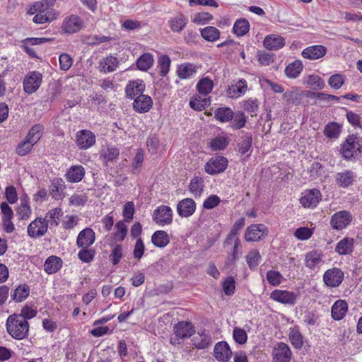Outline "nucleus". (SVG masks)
<instances>
[{
    "label": "nucleus",
    "instance_id": "1",
    "mask_svg": "<svg viewBox=\"0 0 362 362\" xmlns=\"http://www.w3.org/2000/svg\"><path fill=\"white\" fill-rule=\"evenodd\" d=\"M8 333L15 339L26 338L29 332V323L24 317L13 314L8 316L6 323Z\"/></svg>",
    "mask_w": 362,
    "mask_h": 362
},
{
    "label": "nucleus",
    "instance_id": "2",
    "mask_svg": "<svg viewBox=\"0 0 362 362\" xmlns=\"http://www.w3.org/2000/svg\"><path fill=\"white\" fill-rule=\"evenodd\" d=\"M342 157L349 160L362 155V138L354 134L349 135L341 144L340 149Z\"/></svg>",
    "mask_w": 362,
    "mask_h": 362
},
{
    "label": "nucleus",
    "instance_id": "3",
    "mask_svg": "<svg viewBox=\"0 0 362 362\" xmlns=\"http://www.w3.org/2000/svg\"><path fill=\"white\" fill-rule=\"evenodd\" d=\"M42 81V75L37 71H30L23 80V89L28 94L35 93L40 86Z\"/></svg>",
    "mask_w": 362,
    "mask_h": 362
},
{
    "label": "nucleus",
    "instance_id": "4",
    "mask_svg": "<svg viewBox=\"0 0 362 362\" xmlns=\"http://www.w3.org/2000/svg\"><path fill=\"white\" fill-rule=\"evenodd\" d=\"M48 229L46 219L37 217L28 226V235L31 238H39L46 234Z\"/></svg>",
    "mask_w": 362,
    "mask_h": 362
},
{
    "label": "nucleus",
    "instance_id": "5",
    "mask_svg": "<svg viewBox=\"0 0 362 362\" xmlns=\"http://www.w3.org/2000/svg\"><path fill=\"white\" fill-rule=\"evenodd\" d=\"M228 159L223 156L211 158L204 166L205 171L209 175L223 173L228 166Z\"/></svg>",
    "mask_w": 362,
    "mask_h": 362
},
{
    "label": "nucleus",
    "instance_id": "6",
    "mask_svg": "<svg viewBox=\"0 0 362 362\" xmlns=\"http://www.w3.org/2000/svg\"><path fill=\"white\" fill-rule=\"evenodd\" d=\"M292 355L289 346L284 342L277 343L272 352L273 362H290Z\"/></svg>",
    "mask_w": 362,
    "mask_h": 362
},
{
    "label": "nucleus",
    "instance_id": "7",
    "mask_svg": "<svg viewBox=\"0 0 362 362\" xmlns=\"http://www.w3.org/2000/svg\"><path fill=\"white\" fill-rule=\"evenodd\" d=\"M83 26V20L77 15H70L66 17L62 25V30L67 34H74L79 30Z\"/></svg>",
    "mask_w": 362,
    "mask_h": 362
},
{
    "label": "nucleus",
    "instance_id": "8",
    "mask_svg": "<svg viewBox=\"0 0 362 362\" xmlns=\"http://www.w3.org/2000/svg\"><path fill=\"white\" fill-rule=\"evenodd\" d=\"M268 234V228L263 224H252L245 233V239L247 242L258 241Z\"/></svg>",
    "mask_w": 362,
    "mask_h": 362
},
{
    "label": "nucleus",
    "instance_id": "9",
    "mask_svg": "<svg viewBox=\"0 0 362 362\" xmlns=\"http://www.w3.org/2000/svg\"><path fill=\"white\" fill-rule=\"evenodd\" d=\"M298 295L287 290H274L270 294V298L274 301L285 305H294L296 303Z\"/></svg>",
    "mask_w": 362,
    "mask_h": 362
},
{
    "label": "nucleus",
    "instance_id": "10",
    "mask_svg": "<svg viewBox=\"0 0 362 362\" xmlns=\"http://www.w3.org/2000/svg\"><path fill=\"white\" fill-rule=\"evenodd\" d=\"M153 219L160 225L170 224L173 221V211L166 205L158 206L153 211Z\"/></svg>",
    "mask_w": 362,
    "mask_h": 362
},
{
    "label": "nucleus",
    "instance_id": "11",
    "mask_svg": "<svg viewBox=\"0 0 362 362\" xmlns=\"http://www.w3.org/2000/svg\"><path fill=\"white\" fill-rule=\"evenodd\" d=\"M344 272L339 268L334 267L327 270L323 275L325 284L329 287H337L343 281Z\"/></svg>",
    "mask_w": 362,
    "mask_h": 362
},
{
    "label": "nucleus",
    "instance_id": "12",
    "mask_svg": "<svg viewBox=\"0 0 362 362\" xmlns=\"http://www.w3.org/2000/svg\"><path fill=\"white\" fill-rule=\"evenodd\" d=\"M352 221V215L349 211H340L332 215L330 224L336 230L345 228Z\"/></svg>",
    "mask_w": 362,
    "mask_h": 362
},
{
    "label": "nucleus",
    "instance_id": "13",
    "mask_svg": "<svg viewBox=\"0 0 362 362\" xmlns=\"http://www.w3.org/2000/svg\"><path fill=\"white\" fill-rule=\"evenodd\" d=\"M95 143V136L90 130L83 129L77 132L76 144L81 149H88Z\"/></svg>",
    "mask_w": 362,
    "mask_h": 362
},
{
    "label": "nucleus",
    "instance_id": "14",
    "mask_svg": "<svg viewBox=\"0 0 362 362\" xmlns=\"http://www.w3.org/2000/svg\"><path fill=\"white\" fill-rule=\"evenodd\" d=\"M175 334L180 339L189 338L195 333V327L189 321H180L173 327Z\"/></svg>",
    "mask_w": 362,
    "mask_h": 362
},
{
    "label": "nucleus",
    "instance_id": "15",
    "mask_svg": "<svg viewBox=\"0 0 362 362\" xmlns=\"http://www.w3.org/2000/svg\"><path fill=\"white\" fill-rule=\"evenodd\" d=\"M214 356L220 362H228L232 356L228 344L226 341L218 342L214 346Z\"/></svg>",
    "mask_w": 362,
    "mask_h": 362
},
{
    "label": "nucleus",
    "instance_id": "16",
    "mask_svg": "<svg viewBox=\"0 0 362 362\" xmlns=\"http://www.w3.org/2000/svg\"><path fill=\"white\" fill-rule=\"evenodd\" d=\"M95 240L94 231L90 228H86L78 235L76 245L81 248H88L92 245Z\"/></svg>",
    "mask_w": 362,
    "mask_h": 362
},
{
    "label": "nucleus",
    "instance_id": "17",
    "mask_svg": "<svg viewBox=\"0 0 362 362\" xmlns=\"http://www.w3.org/2000/svg\"><path fill=\"white\" fill-rule=\"evenodd\" d=\"M321 199V193L317 189H313L305 192L300 199V203L303 207L313 208L317 206Z\"/></svg>",
    "mask_w": 362,
    "mask_h": 362
},
{
    "label": "nucleus",
    "instance_id": "18",
    "mask_svg": "<svg viewBox=\"0 0 362 362\" xmlns=\"http://www.w3.org/2000/svg\"><path fill=\"white\" fill-rule=\"evenodd\" d=\"M144 91L145 84L139 79L129 81L125 88L126 96L130 99H135L137 96L143 95Z\"/></svg>",
    "mask_w": 362,
    "mask_h": 362
},
{
    "label": "nucleus",
    "instance_id": "19",
    "mask_svg": "<svg viewBox=\"0 0 362 362\" xmlns=\"http://www.w3.org/2000/svg\"><path fill=\"white\" fill-rule=\"evenodd\" d=\"M196 210V203L191 198H185L180 201L177 205V214L181 217H189Z\"/></svg>",
    "mask_w": 362,
    "mask_h": 362
},
{
    "label": "nucleus",
    "instance_id": "20",
    "mask_svg": "<svg viewBox=\"0 0 362 362\" xmlns=\"http://www.w3.org/2000/svg\"><path fill=\"white\" fill-rule=\"evenodd\" d=\"M153 101L150 96L141 95L137 96L133 103L134 110L139 113L147 112L152 107Z\"/></svg>",
    "mask_w": 362,
    "mask_h": 362
},
{
    "label": "nucleus",
    "instance_id": "21",
    "mask_svg": "<svg viewBox=\"0 0 362 362\" xmlns=\"http://www.w3.org/2000/svg\"><path fill=\"white\" fill-rule=\"evenodd\" d=\"M85 173V168L82 165H72L67 170L65 177L69 182H79L84 177Z\"/></svg>",
    "mask_w": 362,
    "mask_h": 362
},
{
    "label": "nucleus",
    "instance_id": "22",
    "mask_svg": "<svg viewBox=\"0 0 362 362\" xmlns=\"http://www.w3.org/2000/svg\"><path fill=\"white\" fill-rule=\"evenodd\" d=\"M327 48L325 46L313 45L305 48L302 52V56L305 59L315 60L325 56Z\"/></svg>",
    "mask_w": 362,
    "mask_h": 362
},
{
    "label": "nucleus",
    "instance_id": "23",
    "mask_svg": "<svg viewBox=\"0 0 362 362\" xmlns=\"http://www.w3.org/2000/svg\"><path fill=\"white\" fill-rule=\"evenodd\" d=\"M348 310V304L344 300H337L331 308V315L334 320H342Z\"/></svg>",
    "mask_w": 362,
    "mask_h": 362
},
{
    "label": "nucleus",
    "instance_id": "24",
    "mask_svg": "<svg viewBox=\"0 0 362 362\" xmlns=\"http://www.w3.org/2000/svg\"><path fill=\"white\" fill-rule=\"evenodd\" d=\"M354 177L355 175L351 170H344L336 174L335 181L339 187L347 188L352 185Z\"/></svg>",
    "mask_w": 362,
    "mask_h": 362
},
{
    "label": "nucleus",
    "instance_id": "25",
    "mask_svg": "<svg viewBox=\"0 0 362 362\" xmlns=\"http://www.w3.org/2000/svg\"><path fill=\"white\" fill-rule=\"evenodd\" d=\"M354 238L346 237L337 244L335 252L340 255L351 254L354 250Z\"/></svg>",
    "mask_w": 362,
    "mask_h": 362
},
{
    "label": "nucleus",
    "instance_id": "26",
    "mask_svg": "<svg viewBox=\"0 0 362 362\" xmlns=\"http://www.w3.org/2000/svg\"><path fill=\"white\" fill-rule=\"evenodd\" d=\"M62 264L61 258L54 255L50 256L45 262L44 269L49 274H55L62 268Z\"/></svg>",
    "mask_w": 362,
    "mask_h": 362
},
{
    "label": "nucleus",
    "instance_id": "27",
    "mask_svg": "<svg viewBox=\"0 0 362 362\" xmlns=\"http://www.w3.org/2000/svg\"><path fill=\"white\" fill-rule=\"evenodd\" d=\"M284 38L275 35H267L264 40V46L271 50L280 49L284 47Z\"/></svg>",
    "mask_w": 362,
    "mask_h": 362
},
{
    "label": "nucleus",
    "instance_id": "28",
    "mask_svg": "<svg viewBox=\"0 0 362 362\" xmlns=\"http://www.w3.org/2000/svg\"><path fill=\"white\" fill-rule=\"evenodd\" d=\"M234 117V112L228 107H221L215 110L214 118L216 120L226 123L230 122Z\"/></svg>",
    "mask_w": 362,
    "mask_h": 362
},
{
    "label": "nucleus",
    "instance_id": "29",
    "mask_svg": "<svg viewBox=\"0 0 362 362\" xmlns=\"http://www.w3.org/2000/svg\"><path fill=\"white\" fill-rule=\"evenodd\" d=\"M30 294V288L27 284H21L11 293V299L16 302L25 300Z\"/></svg>",
    "mask_w": 362,
    "mask_h": 362
},
{
    "label": "nucleus",
    "instance_id": "30",
    "mask_svg": "<svg viewBox=\"0 0 362 362\" xmlns=\"http://www.w3.org/2000/svg\"><path fill=\"white\" fill-rule=\"evenodd\" d=\"M36 6L40 7V5L37 4L35 7ZM40 6L42 7L43 5H40ZM37 9H39V13L33 17V21L34 23L37 24H43L55 18V17L52 15V11H50L49 8H46L45 9L41 10L37 8Z\"/></svg>",
    "mask_w": 362,
    "mask_h": 362
},
{
    "label": "nucleus",
    "instance_id": "31",
    "mask_svg": "<svg viewBox=\"0 0 362 362\" xmlns=\"http://www.w3.org/2000/svg\"><path fill=\"white\" fill-rule=\"evenodd\" d=\"M322 253L319 250H313L305 255V264L310 269H313L322 262Z\"/></svg>",
    "mask_w": 362,
    "mask_h": 362
},
{
    "label": "nucleus",
    "instance_id": "32",
    "mask_svg": "<svg viewBox=\"0 0 362 362\" xmlns=\"http://www.w3.org/2000/svg\"><path fill=\"white\" fill-rule=\"evenodd\" d=\"M151 242L158 247H164L169 243L170 239L165 231L157 230L152 235Z\"/></svg>",
    "mask_w": 362,
    "mask_h": 362
},
{
    "label": "nucleus",
    "instance_id": "33",
    "mask_svg": "<svg viewBox=\"0 0 362 362\" xmlns=\"http://www.w3.org/2000/svg\"><path fill=\"white\" fill-rule=\"evenodd\" d=\"M153 57L151 53L146 52L143 54L136 61V66L138 69L146 71L148 70L153 64Z\"/></svg>",
    "mask_w": 362,
    "mask_h": 362
},
{
    "label": "nucleus",
    "instance_id": "34",
    "mask_svg": "<svg viewBox=\"0 0 362 362\" xmlns=\"http://www.w3.org/2000/svg\"><path fill=\"white\" fill-rule=\"evenodd\" d=\"M189 192L195 197H200L204 190V180L201 177H193L189 185Z\"/></svg>",
    "mask_w": 362,
    "mask_h": 362
},
{
    "label": "nucleus",
    "instance_id": "35",
    "mask_svg": "<svg viewBox=\"0 0 362 362\" xmlns=\"http://www.w3.org/2000/svg\"><path fill=\"white\" fill-rule=\"evenodd\" d=\"M197 72L195 66L190 63L183 64L178 66L177 76L181 79H185L192 76Z\"/></svg>",
    "mask_w": 362,
    "mask_h": 362
},
{
    "label": "nucleus",
    "instance_id": "36",
    "mask_svg": "<svg viewBox=\"0 0 362 362\" xmlns=\"http://www.w3.org/2000/svg\"><path fill=\"white\" fill-rule=\"evenodd\" d=\"M202 37L208 42H214L220 37V31L214 26H208L200 30Z\"/></svg>",
    "mask_w": 362,
    "mask_h": 362
},
{
    "label": "nucleus",
    "instance_id": "37",
    "mask_svg": "<svg viewBox=\"0 0 362 362\" xmlns=\"http://www.w3.org/2000/svg\"><path fill=\"white\" fill-rule=\"evenodd\" d=\"M187 22V18L184 15L180 14L170 20V29L173 32L180 33L186 26Z\"/></svg>",
    "mask_w": 362,
    "mask_h": 362
},
{
    "label": "nucleus",
    "instance_id": "38",
    "mask_svg": "<svg viewBox=\"0 0 362 362\" xmlns=\"http://www.w3.org/2000/svg\"><path fill=\"white\" fill-rule=\"evenodd\" d=\"M111 37L105 35H86L83 37L82 42L83 44L89 46L99 45L101 43L109 42Z\"/></svg>",
    "mask_w": 362,
    "mask_h": 362
},
{
    "label": "nucleus",
    "instance_id": "39",
    "mask_svg": "<svg viewBox=\"0 0 362 362\" xmlns=\"http://www.w3.org/2000/svg\"><path fill=\"white\" fill-rule=\"evenodd\" d=\"M250 29V23L245 18L237 20L234 23L233 30L237 36H243L247 34Z\"/></svg>",
    "mask_w": 362,
    "mask_h": 362
},
{
    "label": "nucleus",
    "instance_id": "40",
    "mask_svg": "<svg viewBox=\"0 0 362 362\" xmlns=\"http://www.w3.org/2000/svg\"><path fill=\"white\" fill-rule=\"evenodd\" d=\"M119 151L116 147H108L100 153V157L103 158L104 163L106 165L108 163H112L118 158Z\"/></svg>",
    "mask_w": 362,
    "mask_h": 362
},
{
    "label": "nucleus",
    "instance_id": "41",
    "mask_svg": "<svg viewBox=\"0 0 362 362\" xmlns=\"http://www.w3.org/2000/svg\"><path fill=\"white\" fill-rule=\"evenodd\" d=\"M302 70L303 64L301 62L296 60L286 67L285 73L288 77L295 78L299 76Z\"/></svg>",
    "mask_w": 362,
    "mask_h": 362
},
{
    "label": "nucleus",
    "instance_id": "42",
    "mask_svg": "<svg viewBox=\"0 0 362 362\" xmlns=\"http://www.w3.org/2000/svg\"><path fill=\"white\" fill-rule=\"evenodd\" d=\"M193 344L194 346L199 349H204L207 348L211 343V336L202 333L199 334L198 336L194 337L192 339Z\"/></svg>",
    "mask_w": 362,
    "mask_h": 362
},
{
    "label": "nucleus",
    "instance_id": "43",
    "mask_svg": "<svg viewBox=\"0 0 362 362\" xmlns=\"http://www.w3.org/2000/svg\"><path fill=\"white\" fill-rule=\"evenodd\" d=\"M44 127L40 124H35L28 132L26 139L35 144L41 138Z\"/></svg>",
    "mask_w": 362,
    "mask_h": 362
},
{
    "label": "nucleus",
    "instance_id": "44",
    "mask_svg": "<svg viewBox=\"0 0 362 362\" xmlns=\"http://www.w3.org/2000/svg\"><path fill=\"white\" fill-rule=\"evenodd\" d=\"M118 64V59L115 57H107L103 62H100V67L104 72H112L115 71Z\"/></svg>",
    "mask_w": 362,
    "mask_h": 362
},
{
    "label": "nucleus",
    "instance_id": "45",
    "mask_svg": "<svg viewBox=\"0 0 362 362\" xmlns=\"http://www.w3.org/2000/svg\"><path fill=\"white\" fill-rule=\"evenodd\" d=\"M214 83L209 78H203L197 84V89L199 93L206 95L213 89Z\"/></svg>",
    "mask_w": 362,
    "mask_h": 362
},
{
    "label": "nucleus",
    "instance_id": "46",
    "mask_svg": "<svg viewBox=\"0 0 362 362\" xmlns=\"http://www.w3.org/2000/svg\"><path fill=\"white\" fill-rule=\"evenodd\" d=\"M340 132V126L336 122L328 123L324 129V134L329 139H337Z\"/></svg>",
    "mask_w": 362,
    "mask_h": 362
},
{
    "label": "nucleus",
    "instance_id": "47",
    "mask_svg": "<svg viewBox=\"0 0 362 362\" xmlns=\"http://www.w3.org/2000/svg\"><path fill=\"white\" fill-rule=\"evenodd\" d=\"M170 59L168 55H161L158 59V67L159 69L160 75L165 76L170 70Z\"/></svg>",
    "mask_w": 362,
    "mask_h": 362
},
{
    "label": "nucleus",
    "instance_id": "48",
    "mask_svg": "<svg viewBox=\"0 0 362 362\" xmlns=\"http://www.w3.org/2000/svg\"><path fill=\"white\" fill-rule=\"evenodd\" d=\"M148 151L151 154H156L160 147L158 136L156 134H151L146 140Z\"/></svg>",
    "mask_w": 362,
    "mask_h": 362
},
{
    "label": "nucleus",
    "instance_id": "49",
    "mask_svg": "<svg viewBox=\"0 0 362 362\" xmlns=\"http://www.w3.org/2000/svg\"><path fill=\"white\" fill-rule=\"evenodd\" d=\"M63 214L62 210L61 208H54L50 211H49L45 216L46 221L50 223L52 226H57L59 225V222L57 219L59 218Z\"/></svg>",
    "mask_w": 362,
    "mask_h": 362
},
{
    "label": "nucleus",
    "instance_id": "50",
    "mask_svg": "<svg viewBox=\"0 0 362 362\" xmlns=\"http://www.w3.org/2000/svg\"><path fill=\"white\" fill-rule=\"evenodd\" d=\"M261 258L260 254L257 250H253L249 252L246 256V261L249 268L252 270L256 269L259 259Z\"/></svg>",
    "mask_w": 362,
    "mask_h": 362
},
{
    "label": "nucleus",
    "instance_id": "51",
    "mask_svg": "<svg viewBox=\"0 0 362 362\" xmlns=\"http://www.w3.org/2000/svg\"><path fill=\"white\" fill-rule=\"evenodd\" d=\"M266 278L268 281V282L274 286H279L282 280H283V276L278 271L274 270H269L267 272Z\"/></svg>",
    "mask_w": 362,
    "mask_h": 362
},
{
    "label": "nucleus",
    "instance_id": "52",
    "mask_svg": "<svg viewBox=\"0 0 362 362\" xmlns=\"http://www.w3.org/2000/svg\"><path fill=\"white\" fill-rule=\"evenodd\" d=\"M35 144L28 141L26 138L21 141L16 147V153L21 156L27 155L33 148Z\"/></svg>",
    "mask_w": 362,
    "mask_h": 362
},
{
    "label": "nucleus",
    "instance_id": "53",
    "mask_svg": "<svg viewBox=\"0 0 362 362\" xmlns=\"http://www.w3.org/2000/svg\"><path fill=\"white\" fill-rule=\"evenodd\" d=\"M246 122V117L244 112L239 111L236 114L234 113L233 122L231 124V127L235 130L240 129L245 127Z\"/></svg>",
    "mask_w": 362,
    "mask_h": 362
},
{
    "label": "nucleus",
    "instance_id": "54",
    "mask_svg": "<svg viewBox=\"0 0 362 362\" xmlns=\"http://www.w3.org/2000/svg\"><path fill=\"white\" fill-rule=\"evenodd\" d=\"M211 147L214 151L223 150L228 145L227 138L225 136H216L211 141Z\"/></svg>",
    "mask_w": 362,
    "mask_h": 362
},
{
    "label": "nucleus",
    "instance_id": "55",
    "mask_svg": "<svg viewBox=\"0 0 362 362\" xmlns=\"http://www.w3.org/2000/svg\"><path fill=\"white\" fill-rule=\"evenodd\" d=\"M32 214V210L29 204L25 203L21 204L16 209V215L19 220H27Z\"/></svg>",
    "mask_w": 362,
    "mask_h": 362
},
{
    "label": "nucleus",
    "instance_id": "56",
    "mask_svg": "<svg viewBox=\"0 0 362 362\" xmlns=\"http://www.w3.org/2000/svg\"><path fill=\"white\" fill-rule=\"evenodd\" d=\"M306 83L317 89H323L325 86L324 80L317 75L308 76L306 79Z\"/></svg>",
    "mask_w": 362,
    "mask_h": 362
},
{
    "label": "nucleus",
    "instance_id": "57",
    "mask_svg": "<svg viewBox=\"0 0 362 362\" xmlns=\"http://www.w3.org/2000/svg\"><path fill=\"white\" fill-rule=\"evenodd\" d=\"M213 18L211 13L207 12H199L194 15L192 22L198 25H204L209 23Z\"/></svg>",
    "mask_w": 362,
    "mask_h": 362
},
{
    "label": "nucleus",
    "instance_id": "58",
    "mask_svg": "<svg viewBox=\"0 0 362 362\" xmlns=\"http://www.w3.org/2000/svg\"><path fill=\"white\" fill-rule=\"evenodd\" d=\"M251 146L252 134L249 132H247L244 135L243 141L239 144L238 151L243 155L250 150Z\"/></svg>",
    "mask_w": 362,
    "mask_h": 362
},
{
    "label": "nucleus",
    "instance_id": "59",
    "mask_svg": "<svg viewBox=\"0 0 362 362\" xmlns=\"http://www.w3.org/2000/svg\"><path fill=\"white\" fill-rule=\"evenodd\" d=\"M344 83V76L340 74L332 75L328 80V84L329 86L334 89H339Z\"/></svg>",
    "mask_w": 362,
    "mask_h": 362
},
{
    "label": "nucleus",
    "instance_id": "60",
    "mask_svg": "<svg viewBox=\"0 0 362 362\" xmlns=\"http://www.w3.org/2000/svg\"><path fill=\"white\" fill-rule=\"evenodd\" d=\"M95 250L88 248H82L78 254V257L80 260L83 262H90L95 256Z\"/></svg>",
    "mask_w": 362,
    "mask_h": 362
},
{
    "label": "nucleus",
    "instance_id": "61",
    "mask_svg": "<svg viewBox=\"0 0 362 362\" xmlns=\"http://www.w3.org/2000/svg\"><path fill=\"white\" fill-rule=\"evenodd\" d=\"M235 289V282L232 276H228L223 283V290L226 295L231 296Z\"/></svg>",
    "mask_w": 362,
    "mask_h": 362
},
{
    "label": "nucleus",
    "instance_id": "62",
    "mask_svg": "<svg viewBox=\"0 0 362 362\" xmlns=\"http://www.w3.org/2000/svg\"><path fill=\"white\" fill-rule=\"evenodd\" d=\"M234 340L239 344H244L247 340V335L246 332L241 328L235 327L233 332Z\"/></svg>",
    "mask_w": 362,
    "mask_h": 362
},
{
    "label": "nucleus",
    "instance_id": "63",
    "mask_svg": "<svg viewBox=\"0 0 362 362\" xmlns=\"http://www.w3.org/2000/svg\"><path fill=\"white\" fill-rule=\"evenodd\" d=\"M5 197L8 202L7 203L11 204H15L18 198L16 187L13 185L6 187L5 189Z\"/></svg>",
    "mask_w": 362,
    "mask_h": 362
},
{
    "label": "nucleus",
    "instance_id": "64",
    "mask_svg": "<svg viewBox=\"0 0 362 362\" xmlns=\"http://www.w3.org/2000/svg\"><path fill=\"white\" fill-rule=\"evenodd\" d=\"M313 235L311 229L307 227H300L296 230L294 233L295 237L301 240H305L309 239Z\"/></svg>",
    "mask_w": 362,
    "mask_h": 362
}]
</instances>
